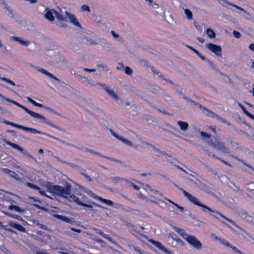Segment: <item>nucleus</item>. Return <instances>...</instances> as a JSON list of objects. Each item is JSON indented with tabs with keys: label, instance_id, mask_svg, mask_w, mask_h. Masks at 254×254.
Wrapping results in <instances>:
<instances>
[{
	"label": "nucleus",
	"instance_id": "f257e3e1",
	"mask_svg": "<svg viewBox=\"0 0 254 254\" xmlns=\"http://www.w3.org/2000/svg\"><path fill=\"white\" fill-rule=\"evenodd\" d=\"M48 192L52 194L53 196L62 197L67 199L70 202H74L78 205L86 207V211L88 213L96 214L98 212L94 206L102 208V206L94 202L89 201L87 198L80 193L76 195L71 194V186L67 183L64 187L59 185H53L51 183L47 182L44 186Z\"/></svg>",
	"mask_w": 254,
	"mask_h": 254
},
{
	"label": "nucleus",
	"instance_id": "f03ea898",
	"mask_svg": "<svg viewBox=\"0 0 254 254\" xmlns=\"http://www.w3.org/2000/svg\"><path fill=\"white\" fill-rule=\"evenodd\" d=\"M174 230L179 233L187 242L196 250H200L202 249V244L197 238L192 235H190L185 233L183 229L176 226H173Z\"/></svg>",
	"mask_w": 254,
	"mask_h": 254
},
{
	"label": "nucleus",
	"instance_id": "7ed1b4c3",
	"mask_svg": "<svg viewBox=\"0 0 254 254\" xmlns=\"http://www.w3.org/2000/svg\"><path fill=\"white\" fill-rule=\"evenodd\" d=\"M180 190L182 191L184 195L187 198L190 202L193 204L194 205L201 207L203 211H205V209H206L211 212H215V211L212 210L210 208L207 207L206 205H205L200 203L196 197L186 191L183 189H180Z\"/></svg>",
	"mask_w": 254,
	"mask_h": 254
},
{
	"label": "nucleus",
	"instance_id": "20e7f679",
	"mask_svg": "<svg viewBox=\"0 0 254 254\" xmlns=\"http://www.w3.org/2000/svg\"><path fill=\"white\" fill-rule=\"evenodd\" d=\"M45 18L50 21H54L55 17H56L60 21H64V17L63 16L61 13L54 9L47 8L45 10Z\"/></svg>",
	"mask_w": 254,
	"mask_h": 254
},
{
	"label": "nucleus",
	"instance_id": "39448f33",
	"mask_svg": "<svg viewBox=\"0 0 254 254\" xmlns=\"http://www.w3.org/2000/svg\"><path fill=\"white\" fill-rule=\"evenodd\" d=\"M32 117L39 120L41 122L44 123L48 125H49L51 127H54V125L52 122H51L48 119H47L45 116L37 113L36 112H33L31 110H29L28 113Z\"/></svg>",
	"mask_w": 254,
	"mask_h": 254
},
{
	"label": "nucleus",
	"instance_id": "423d86ee",
	"mask_svg": "<svg viewBox=\"0 0 254 254\" xmlns=\"http://www.w3.org/2000/svg\"><path fill=\"white\" fill-rule=\"evenodd\" d=\"M65 13L66 16L64 17V21H66L68 20L71 23H72L75 26L79 28H82V26L81 24L79 23V21H78L75 15L67 11H65Z\"/></svg>",
	"mask_w": 254,
	"mask_h": 254
},
{
	"label": "nucleus",
	"instance_id": "0eeeda50",
	"mask_svg": "<svg viewBox=\"0 0 254 254\" xmlns=\"http://www.w3.org/2000/svg\"><path fill=\"white\" fill-rule=\"evenodd\" d=\"M207 143L209 145L213 147L218 151H221L224 153L228 152V150L226 148L224 143L222 142L216 141L215 142L209 141L207 142Z\"/></svg>",
	"mask_w": 254,
	"mask_h": 254
},
{
	"label": "nucleus",
	"instance_id": "6e6552de",
	"mask_svg": "<svg viewBox=\"0 0 254 254\" xmlns=\"http://www.w3.org/2000/svg\"><path fill=\"white\" fill-rule=\"evenodd\" d=\"M30 65L31 67H32L36 69L39 72H41V73H42L47 75V76H48V77L53 79L54 80H55L57 82H58L59 83L61 82V80L57 78L52 73L48 72L45 69L43 68H40L39 67H35L34 66H33V65H32L31 64H30Z\"/></svg>",
	"mask_w": 254,
	"mask_h": 254
},
{
	"label": "nucleus",
	"instance_id": "1a4fd4ad",
	"mask_svg": "<svg viewBox=\"0 0 254 254\" xmlns=\"http://www.w3.org/2000/svg\"><path fill=\"white\" fill-rule=\"evenodd\" d=\"M206 47L216 55L220 57L222 56V54L221 53L222 49L220 46L212 43H209L206 44Z\"/></svg>",
	"mask_w": 254,
	"mask_h": 254
},
{
	"label": "nucleus",
	"instance_id": "9d476101",
	"mask_svg": "<svg viewBox=\"0 0 254 254\" xmlns=\"http://www.w3.org/2000/svg\"><path fill=\"white\" fill-rule=\"evenodd\" d=\"M5 143L7 145L11 146L12 148L16 149L18 150V151H19L20 152H22L24 156L29 157V158L32 157V156L29 153H28L27 151L24 150L22 147H21L18 144L11 142L9 141H6Z\"/></svg>",
	"mask_w": 254,
	"mask_h": 254
},
{
	"label": "nucleus",
	"instance_id": "9b49d317",
	"mask_svg": "<svg viewBox=\"0 0 254 254\" xmlns=\"http://www.w3.org/2000/svg\"><path fill=\"white\" fill-rule=\"evenodd\" d=\"M195 179L196 181H194L192 180H190V181L194 184L199 189L206 192H208L209 191V188L207 186L197 179L195 178Z\"/></svg>",
	"mask_w": 254,
	"mask_h": 254
},
{
	"label": "nucleus",
	"instance_id": "f8f14e48",
	"mask_svg": "<svg viewBox=\"0 0 254 254\" xmlns=\"http://www.w3.org/2000/svg\"><path fill=\"white\" fill-rule=\"evenodd\" d=\"M100 86L104 88L108 94L115 100L118 101L119 100L117 95L114 92L111 87L107 86L105 84H100Z\"/></svg>",
	"mask_w": 254,
	"mask_h": 254
},
{
	"label": "nucleus",
	"instance_id": "ddd939ff",
	"mask_svg": "<svg viewBox=\"0 0 254 254\" xmlns=\"http://www.w3.org/2000/svg\"><path fill=\"white\" fill-rule=\"evenodd\" d=\"M20 129H23L25 131H29L30 132L33 133V134L38 133V134H44V135H47L50 137L54 138L57 140H59L57 138H56L55 137L52 136L50 135H49L45 133L39 131V130H38L35 128H33L26 127H24V126H22L21 125Z\"/></svg>",
	"mask_w": 254,
	"mask_h": 254
},
{
	"label": "nucleus",
	"instance_id": "4468645a",
	"mask_svg": "<svg viewBox=\"0 0 254 254\" xmlns=\"http://www.w3.org/2000/svg\"><path fill=\"white\" fill-rule=\"evenodd\" d=\"M149 241L153 245H155L156 247L159 248L160 250L163 251L166 254H170V251L167 250V249L165 248L159 242L156 241L155 240L150 239L149 240Z\"/></svg>",
	"mask_w": 254,
	"mask_h": 254
},
{
	"label": "nucleus",
	"instance_id": "2eb2a0df",
	"mask_svg": "<svg viewBox=\"0 0 254 254\" xmlns=\"http://www.w3.org/2000/svg\"><path fill=\"white\" fill-rule=\"evenodd\" d=\"M9 226H11V227L20 231L22 232H25V228L23 227L22 225L17 224L13 221H9L8 222Z\"/></svg>",
	"mask_w": 254,
	"mask_h": 254
},
{
	"label": "nucleus",
	"instance_id": "dca6fc26",
	"mask_svg": "<svg viewBox=\"0 0 254 254\" xmlns=\"http://www.w3.org/2000/svg\"><path fill=\"white\" fill-rule=\"evenodd\" d=\"M10 38L12 40L18 42L20 44L25 46H27L31 43L29 41L25 40L16 36H11Z\"/></svg>",
	"mask_w": 254,
	"mask_h": 254
},
{
	"label": "nucleus",
	"instance_id": "f3484780",
	"mask_svg": "<svg viewBox=\"0 0 254 254\" xmlns=\"http://www.w3.org/2000/svg\"><path fill=\"white\" fill-rule=\"evenodd\" d=\"M150 3V8L154 10L156 13H158L162 11V9L161 8L158 4L154 2L153 1L152 3Z\"/></svg>",
	"mask_w": 254,
	"mask_h": 254
},
{
	"label": "nucleus",
	"instance_id": "a211bd4d",
	"mask_svg": "<svg viewBox=\"0 0 254 254\" xmlns=\"http://www.w3.org/2000/svg\"><path fill=\"white\" fill-rule=\"evenodd\" d=\"M129 140L134 142H137L138 140H141L140 138L135 133L130 131L128 134Z\"/></svg>",
	"mask_w": 254,
	"mask_h": 254
},
{
	"label": "nucleus",
	"instance_id": "6ab92c4d",
	"mask_svg": "<svg viewBox=\"0 0 254 254\" xmlns=\"http://www.w3.org/2000/svg\"><path fill=\"white\" fill-rule=\"evenodd\" d=\"M164 19L170 25H174L175 24V22L174 20V19L169 13H166L164 15Z\"/></svg>",
	"mask_w": 254,
	"mask_h": 254
},
{
	"label": "nucleus",
	"instance_id": "aec40b11",
	"mask_svg": "<svg viewBox=\"0 0 254 254\" xmlns=\"http://www.w3.org/2000/svg\"><path fill=\"white\" fill-rule=\"evenodd\" d=\"M177 124L182 131H186L188 130L189 127V124L188 123L179 121L177 122Z\"/></svg>",
	"mask_w": 254,
	"mask_h": 254
},
{
	"label": "nucleus",
	"instance_id": "412c9836",
	"mask_svg": "<svg viewBox=\"0 0 254 254\" xmlns=\"http://www.w3.org/2000/svg\"><path fill=\"white\" fill-rule=\"evenodd\" d=\"M111 133L113 136H114L115 137L117 138L119 140L122 141L125 143H127V140H126L125 138H124L122 135H120L118 133L115 132L113 130H110Z\"/></svg>",
	"mask_w": 254,
	"mask_h": 254
},
{
	"label": "nucleus",
	"instance_id": "4be33fe9",
	"mask_svg": "<svg viewBox=\"0 0 254 254\" xmlns=\"http://www.w3.org/2000/svg\"><path fill=\"white\" fill-rule=\"evenodd\" d=\"M83 79H85L86 81H87L88 84L91 86L96 87L97 85H100V84H102V83H100L97 81L94 80L93 79H89L88 78H86L85 77H82Z\"/></svg>",
	"mask_w": 254,
	"mask_h": 254
},
{
	"label": "nucleus",
	"instance_id": "5701e85b",
	"mask_svg": "<svg viewBox=\"0 0 254 254\" xmlns=\"http://www.w3.org/2000/svg\"><path fill=\"white\" fill-rule=\"evenodd\" d=\"M238 104L239 106L242 109L244 113H245L250 118L254 120V116L253 115L250 114L249 112H248L246 108L244 106H243L241 104L238 103Z\"/></svg>",
	"mask_w": 254,
	"mask_h": 254
},
{
	"label": "nucleus",
	"instance_id": "b1692460",
	"mask_svg": "<svg viewBox=\"0 0 254 254\" xmlns=\"http://www.w3.org/2000/svg\"><path fill=\"white\" fill-rule=\"evenodd\" d=\"M98 200L108 206H112L114 204L112 201L109 199L103 198L102 197L100 196L98 198Z\"/></svg>",
	"mask_w": 254,
	"mask_h": 254
},
{
	"label": "nucleus",
	"instance_id": "393cba45",
	"mask_svg": "<svg viewBox=\"0 0 254 254\" xmlns=\"http://www.w3.org/2000/svg\"><path fill=\"white\" fill-rule=\"evenodd\" d=\"M55 62L57 63L64 62L65 61L64 57L60 54H57L55 57Z\"/></svg>",
	"mask_w": 254,
	"mask_h": 254
},
{
	"label": "nucleus",
	"instance_id": "a878e982",
	"mask_svg": "<svg viewBox=\"0 0 254 254\" xmlns=\"http://www.w3.org/2000/svg\"><path fill=\"white\" fill-rule=\"evenodd\" d=\"M82 190L86 193H87L88 195H89L91 197L96 199L98 200V198L99 197V196H97L96 194L92 192L91 190H89L87 189L83 188H82Z\"/></svg>",
	"mask_w": 254,
	"mask_h": 254
},
{
	"label": "nucleus",
	"instance_id": "bb28decb",
	"mask_svg": "<svg viewBox=\"0 0 254 254\" xmlns=\"http://www.w3.org/2000/svg\"><path fill=\"white\" fill-rule=\"evenodd\" d=\"M26 99L30 103H32L33 105H34L36 107H38L39 108H44L45 107L43 106V105L36 102V101L33 100L32 98H31L30 97H28L26 98Z\"/></svg>",
	"mask_w": 254,
	"mask_h": 254
},
{
	"label": "nucleus",
	"instance_id": "cd10ccee",
	"mask_svg": "<svg viewBox=\"0 0 254 254\" xmlns=\"http://www.w3.org/2000/svg\"><path fill=\"white\" fill-rule=\"evenodd\" d=\"M187 47L193 51L194 53H195L202 61H205L206 58L202 55H201L200 53L196 49L189 46H187Z\"/></svg>",
	"mask_w": 254,
	"mask_h": 254
},
{
	"label": "nucleus",
	"instance_id": "c85d7f7f",
	"mask_svg": "<svg viewBox=\"0 0 254 254\" xmlns=\"http://www.w3.org/2000/svg\"><path fill=\"white\" fill-rule=\"evenodd\" d=\"M152 148L154 150L153 153H154V155H156V156H159L160 154H161L167 155L165 152H164L163 151H161L160 149H159L157 148H156L154 146H152Z\"/></svg>",
	"mask_w": 254,
	"mask_h": 254
},
{
	"label": "nucleus",
	"instance_id": "c756f323",
	"mask_svg": "<svg viewBox=\"0 0 254 254\" xmlns=\"http://www.w3.org/2000/svg\"><path fill=\"white\" fill-rule=\"evenodd\" d=\"M241 216L245 218L248 222L253 221V217L249 214H248L247 212H243L241 214Z\"/></svg>",
	"mask_w": 254,
	"mask_h": 254
},
{
	"label": "nucleus",
	"instance_id": "7c9ffc66",
	"mask_svg": "<svg viewBox=\"0 0 254 254\" xmlns=\"http://www.w3.org/2000/svg\"><path fill=\"white\" fill-rule=\"evenodd\" d=\"M9 209L10 210H14L18 212H23L24 211V209H21L19 206L13 205L9 206Z\"/></svg>",
	"mask_w": 254,
	"mask_h": 254
},
{
	"label": "nucleus",
	"instance_id": "2f4dec72",
	"mask_svg": "<svg viewBox=\"0 0 254 254\" xmlns=\"http://www.w3.org/2000/svg\"><path fill=\"white\" fill-rule=\"evenodd\" d=\"M206 33L207 36L210 38H214L215 37V32L211 29L207 28Z\"/></svg>",
	"mask_w": 254,
	"mask_h": 254
},
{
	"label": "nucleus",
	"instance_id": "473e14b6",
	"mask_svg": "<svg viewBox=\"0 0 254 254\" xmlns=\"http://www.w3.org/2000/svg\"><path fill=\"white\" fill-rule=\"evenodd\" d=\"M56 217L64 222H65L67 223L71 222V220L66 216H64L61 215H57Z\"/></svg>",
	"mask_w": 254,
	"mask_h": 254
},
{
	"label": "nucleus",
	"instance_id": "72a5a7b5",
	"mask_svg": "<svg viewBox=\"0 0 254 254\" xmlns=\"http://www.w3.org/2000/svg\"><path fill=\"white\" fill-rule=\"evenodd\" d=\"M229 187L235 192H239L240 190V188L232 182L229 183Z\"/></svg>",
	"mask_w": 254,
	"mask_h": 254
},
{
	"label": "nucleus",
	"instance_id": "f704fd0d",
	"mask_svg": "<svg viewBox=\"0 0 254 254\" xmlns=\"http://www.w3.org/2000/svg\"><path fill=\"white\" fill-rule=\"evenodd\" d=\"M215 213H216V214H218L219 216H221L222 218H223L224 219H225L226 220H227V221L231 223L232 224H233V225H234L235 226L238 227L237 226V225L236 224L235 222H234V221H233L232 220H231V219L226 217L224 215H223L222 214H221V213H220L218 211H215L214 212Z\"/></svg>",
	"mask_w": 254,
	"mask_h": 254
},
{
	"label": "nucleus",
	"instance_id": "c9c22d12",
	"mask_svg": "<svg viewBox=\"0 0 254 254\" xmlns=\"http://www.w3.org/2000/svg\"><path fill=\"white\" fill-rule=\"evenodd\" d=\"M3 123L4 124H5L6 125H10V126H12L13 127H16V128H19V129H20V127H21V125H19L15 124V123H13L12 122H10L9 121H4Z\"/></svg>",
	"mask_w": 254,
	"mask_h": 254
},
{
	"label": "nucleus",
	"instance_id": "e433bc0d",
	"mask_svg": "<svg viewBox=\"0 0 254 254\" xmlns=\"http://www.w3.org/2000/svg\"><path fill=\"white\" fill-rule=\"evenodd\" d=\"M164 199L176 206L181 211H183L184 210V208L183 207L179 205L178 204L173 202L172 200L167 198L166 197H164Z\"/></svg>",
	"mask_w": 254,
	"mask_h": 254
},
{
	"label": "nucleus",
	"instance_id": "4c0bfd02",
	"mask_svg": "<svg viewBox=\"0 0 254 254\" xmlns=\"http://www.w3.org/2000/svg\"><path fill=\"white\" fill-rule=\"evenodd\" d=\"M117 68L118 70H124L125 73L127 74V66L125 67L122 64L119 63L117 66Z\"/></svg>",
	"mask_w": 254,
	"mask_h": 254
},
{
	"label": "nucleus",
	"instance_id": "58836bf2",
	"mask_svg": "<svg viewBox=\"0 0 254 254\" xmlns=\"http://www.w3.org/2000/svg\"><path fill=\"white\" fill-rule=\"evenodd\" d=\"M203 111H206V114L207 116L213 118L215 113L207 108H203Z\"/></svg>",
	"mask_w": 254,
	"mask_h": 254
},
{
	"label": "nucleus",
	"instance_id": "ea45409f",
	"mask_svg": "<svg viewBox=\"0 0 254 254\" xmlns=\"http://www.w3.org/2000/svg\"><path fill=\"white\" fill-rule=\"evenodd\" d=\"M184 11L187 17L189 19H191L192 18V12L189 9H185Z\"/></svg>",
	"mask_w": 254,
	"mask_h": 254
},
{
	"label": "nucleus",
	"instance_id": "a19ab883",
	"mask_svg": "<svg viewBox=\"0 0 254 254\" xmlns=\"http://www.w3.org/2000/svg\"><path fill=\"white\" fill-rule=\"evenodd\" d=\"M81 10L82 12H87L88 13L91 11L90 7L86 4L82 5L81 6Z\"/></svg>",
	"mask_w": 254,
	"mask_h": 254
},
{
	"label": "nucleus",
	"instance_id": "79ce46f5",
	"mask_svg": "<svg viewBox=\"0 0 254 254\" xmlns=\"http://www.w3.org/2000/svg\"><path fill=\"white\" fill-rule=\"evenodd\" d=\"M5 214L7 216H9L13 218L18 220H21L22 219V217L20 216H18L17 215H14L9 213H5Z\"/></svg>",
	"mask_w": 254,
	"mask_h": 254
},
{
	"label": "nucleus",
	"instance_id": "37998d69",
	"mask_svg": "<svg viewBox=\"0 0 254 254\" xmlns=\"http://www.w3.org/2000/svg\"><path fill=\"white\" fill-rule=\"evenodd\" d=\"M213 118H216L218 120H219L221 122L223 123H227L228 124V126H230L231 125V124L229 123H227V121L226 120H225L224 119H222V118H221L219 116H218V115L216 114L215 113V115L214 116V117Z\"/></svg>",
	"mask_w": 254,
	"mask_h": 254
},
{
	"label": "nucleus",
	"instance_id": "c03bdc74",
	"mask_svg": "<svg viewBox=\"0 0 254 254\" xmlns=\"http://www.w3.org/2000/svg\"><path fill=\"white\" fill-rule=\"evenodd\" d=\"M12 103L15 104V105L17 106L18 107L22 108L23 110H24L27 113H28L29 109H28L27 108L22 106V105L19 104L18 103L16 102V101H14V102H12Z\"/></svg>",
	"mask_w": 254,
	"mask_h": 254
},
{
	"label": "nucleus",
	"instance_id": "a18cd8bd",
	"mask_svg": "<svg viewBox=\"0 0 254 254\" xmlns=\"http://www.w3.org/2000/svg\"><path fill=\"white\" fill-rule=\"evenodd\" d=\"M136 142H134L131 140H128V146H130L134 149H138V146L136 145Z\"/></svg>",
	"mask_w": 254,
	"mask_h": 254
},
{
	"label": "nucleus",
	"instance_id": "49530a36",
	"mask_svg": "<svg viewBox=\"0 0 254 254\" xmlns=\"http://www.w3.org/2000/svg\"><path fill=\"white\" fill-rule=\"evenodd\" d=\"M0 80L4 81L10 84L11 85H13V86L15 85V84L14 83V82H13L12 81L7 79L5 77H0Z\"/></svg>",
	"mask_w": 254,
	"mask_h": 254
},
{
	"label": "nucleus",
	"instance_id": "de8ad7c7",
	"mask_svg": "<svg viewBox=\"0 0 254 254\" xmlns=\"http://www.w3.org/2000/svg\"><path fill=\"white\" fill-rule=\"evenodd\" d=\"M111 34H112L113 37L115 39H118V41H120V42H122L123 41V39L121 37H120L119 35L117 34V33H116L114 31H111Z\"/></svg>",
	"mask_w": 254,
	"mask_h": 254
},
{
	"label": "nucleus",
	"instance_id": "09e8293b",
	"mask_svg": "<svg viewBox=\"0 0 254 254\" xmlns=\"http://www.w3.org/2000/svg\"><path fill=\"white\" fill-rule=\"evenodd\" d=\"M219 2V3L223 6H225L226 4L229 5H232V3L229 2L227 0H218Z\"/></svg>",
	"mask_w": 254,
	"mask_h": 254
},
{
	"label": "nucleus",
	"instance_id": "8fccbe9b",
	"mask_svg": "<svg viewBox=\"0 0 254 254\" xmlns=\"http://www.w3.org/2000/svg\"><path fill=\"white\" fill-rule=\"evenodd\" d=\"M26 186L31 189H34V190H40V188L38 187H37V186H36L34 184H32L30 183H26Z\"/></svg>",
	"mask_w": 254,
	"mask_h": 254
},
{
	"label": "nucleus",
	"instance_id": "3c124183",
	"mask_svg": "<svg viewBox=\"0 0 254 254\" xmlns=\"http://www.w3.org/2000/svg\"><path fill=\"white\" fill-rule=\"evenodd\" d=\"M102 237L103 238L106 239L107 240H108L110 242H111L112 243L115 244V241H113V240L109 235L104 233V234L102 236Z\"/></svg>",
	"mask_w": 254,
	"mask_h": 254
},
{
	"label": "nucleus",
	"instance_id": "603ef678",
	"mask_svg": "<svg viewBox=\"0 0 254 254\" xmlns=\"http://www.w3.org/2000/svg\"><path fill=\"white\" fill-rule=\"evenodd\" d=\"M235 159H236L237 160H238V161L241 162L244 165H246V166L249 167L250 168H251L253 171H254V168L251 167V166L249 165L248 164H247L246 162H245L243 160H241V159H238L237 157H234Z\"/></svg>",
	"mask_w": 254,
	"mask_h": 254
},
{
	"label": "nucleus",
	"instance_id": "864d4df0",
	"mask_svg": "<svg viewBox=\"0 0 254 254\" xmlns=\"http://www.w3.org/2000/svg\"><path fill=\"white\" fill-rule=\"evenodd\" d=\"M248 190L253 191L254 190V182H250L248 184Z\"/></svg>",
	"mask_w": 254,
	"mask_h": 254
},
{
	"label": "nucleus",
	"instance_id": "5fc2aeb1",
	"mask_svg": "<svg viewBox=\"0 0 254 254\" xmlns=\"http://www.w3.org/2000/svg\"><path fill=\"white\" fill-rule=\"evenodd\" d=\"M234 36L236 38H240L241 37L240 33L236 30H234L233 32Z\"/></svg>",
	"mask_w": 254,
	"mask_h": 254
},
{
	"label": "nucleus",
	"instance_id": "6e6d98bb",
	"mask_svg": "<svg viewBox=\"0 0 254 254\" xmlns=\"http://www.w3.org/2000/svg\"><path fill=\"white\" fill-rule=\"evenodd\" d=\"M184 98L186 100H187L188 102H190L194 105H199L198 103L195 102L191 100L190 98H189V97H188L187 96H184Z\"/></svg>",
	"mask_w": 254,
	"mask_h": 254
},
{
	"label": "nucleus",
	"instance_id": "4d7b16f0",
	"mask_svg": "<svg viewBox=\"0 0 254 254\" xmlns=\"http://www.w3.org/2000/svg\"><path fill=\"white\" fill-rule=\"evenodd\" d=\"M92 230H93V231H95V232L96 234H99V235H101V236H102L103 235V234H104V233H103V232H102L100 229H99L95 228H92Z\"/></svg>",
	"mask_w": 254,
	"mask_h": 254
},
{
	"label": "nucleus",
	"instance_id": "13d9d810",
	"mask_svg": "<svg viewBox=\"0 0 254 254\" xmlns=\"http://www.w3.org/2000/svg\"><path fill=\"white\" fill-rule=\"evenodd\" d=\"M151 69L154 74L158 75L159 77H162V78L164 77L163 76L160 74V72L157 71L153 67H152Z\"/></svg>",
	"mask_w": 254,
	"mask_h": 254
},
{
	"label": "nucleus",
	"instance_id": "bf43d9fd",
	"mask_svg": "<svg viewBox=\"0 0 254 254\" xmlns=\"http://www.w3.org/2000/svg\"><path fill=\"white\" fill-rule=\"evenodd\" d=\"M175 236H176V235L173 236V235H170L168 236V238L169 239L171 238V239H172L173 240H174L176 241L178 243L182 242L181 240H180L179 239L177 238Z\"/></svg>",
	"mask_w": 254,
	"mask_h": 254
},
{
	"label": "nucleus",
	"instance_id": "052dcab7",
	"mask_svg": "<svg viewBox=\"0 0 254 254\" xmlns=\"http://www.w3.org/2000/svg\"><path fill=\"white\" fill-rule=\"evenodd\" d=\"M103 44H105L104 46H103V48L105 49H108V48H110L111 46L108 43L107 41L105 40H103Z\"/></svg>",
	"mask_w": 254,
	"mask_h": 254
},
{
	"label": "nucleus",
	"instance_id": "680f3d73",
	"mask_svg": "<svg viewBox=\"0 0 254 254\" xmlns=\"http://www.w3.org/2000/svg\"><path fill=\"white\" fill-rule=\"evenodd\" d=\"M200 135L203 137V138H209L210 137V135L203 132V131H201L200 132Z\"/></svg>",
	"mask_w": 254,
	"mask_h": 254
},
{
	"label": "nucleus",
	"instance_id": "e2e57ef3",
	"mask_svg": "<svg viewBox=\"0 0 254 254\" xmlns=\"http://www.w3.org/2000/svg\"><path fill=\"white\" fill-rule=\"evenodd\" d=\"M128 228H129L132 231L137 232L136 228L132 224H128Z\"/></svg>",
	"mask_w": 254,
	"mask_h": 254
},
{
	"label": "nucleus",
	"instance_id": "0e129e2a",
	"mask_svg": "<svg viewBox=\"0 0 254 254\" xmlns=\"http://www.w3.org/2000/svg\"><path fill=\"white\" fill-rule=\"evenodd\" d=\"M231 249H232L234 251H235V252L238 253V254H242V253L241 251H240L236 247H234V246H232L231 245V247H230Z\"/></svg>",
	"mask_w": 254,
	"mask_h": 254
},
{
	"label": "nucleus",
	"instance_id": "69168bd1",
	"mask_svg": "<svg viewBox=\"0 0 254 254\" xmlns=\"http://www.w3.org/2000/svg\"><path fill=\"white\" fill-rule=\"evenodd\" d=\"M205 60L206 61V62H207L208 64L210 66H211L212 68H215V66L212 62L207 59H206Z\"/></svg>",
	"mask_w": 254,
	"mask_h": 254
},
{
	"label": "nucleus",
	"instance_id": "338daca9",
	"mask_svg": "<svg viewBox=\"0 0 254 254\" xmlns=\"http://www.w3.org/2000/svg\"><path fill=\"white\" fill-rule=\"evenodd\" d=\"M83 70L84 71L89 72H95L96 71V70L95 69H88L87 68H83Z\"/></svg>",
	"mask_w": 254,
	"mask_h": 254
},
{
	"label": "nucleus",
	"instance_id": "774afa93",
	"mask_svg": "<svg viewBox=\"0 0 254 254\" xmlns=\"http://www.w3.org/2000/svg\"><path fill=\"white\" fill-rule=\"evenodd\" d=\"M128 185L130 186H132L133 187V188L136 190H138L139 189V188L135 185H133L132 183L131 182H128Z\"/></svg>",
	"mask_w": 254,
	"mask_h": 254
}]
</instances>
